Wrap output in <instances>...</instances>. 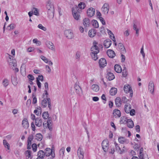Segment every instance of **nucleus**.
Masks as SVG:
<instances>
[{"instance_id":"obj_1","label":"nucleus","mask_w":159,"mask_h":159,"mask_svg":"<svg viewBox=\"0 0 159 159\" xmlns=\"http://www.w3.org/2000/svg\"><path fill=\"white\" fill-rule=\"evenodd\" d=\"M46 8L48 17L49 18L53 17L54 14V7L53 4L50 0L47 1Z\"/></svg>"},{"instance_id":"obj_2","label":"nucleus","mask_w":159,"mask_h":159,"mask_svg":"<svg viewBox=\"0 0 159 159\" xmlns=\"http://www.w3.org/2000/svg\"><path fill=\"white\" fill-rule=\"evenodd\" d=\"M72 11L74 18L75 19L78 20L80 17V13L81 11V10L78 8L77 6H76L75 7L72 8Z\"/></svg>"},{"instance_id":"obj_3","label":"nucleus","mask_w":159,"mask_h":159,"mask_svg":"<svg viewBox=\"0 0 159 159\" xmlns=\"http://www.w3.org/2000/svg\"><path fill=\"white\" fill-rule=\"evenodd\" d=\"M44 154L47 157H48L51 155L52 157H55V155L54 147H52L51 149L50 148H47L45 150Z\"/></svg>"},{"instance_id":"obj_4","label":"nucleus","mask_w":159,"mask_h":159,"mask_svg":"<svg viewBox=\"0 0 159 159\" xmlns=\"http://www.w3.org/2000/svg\"><path fill=\"white\" fill-rule=\"evenodd\" d=\"M124 90L126 93H130L129 96L132 97L133 96V91L131 86L129 84L125 85L124 87Z\"/></svg>"},{"instance_id":"obj_5","label":"nucleus","mask_w":159,"mask_h":159,"mask_svg":"<svg viewBox=\"0 0 159 159\" xmlns=\"http://www.w3.org/2000/svg\"><path fill=\"white\" fill-rule=\"evenodd\" d=\"M98 43L96 42L95 41H94L93 42V45L91 47L90 50L91 52H96L98 50V53L99 52L100 50L99 47L97 46Z\"/></svg>"},{"instance_id":"obj_6","label":"nucleus","mask_w":159,"mask_h":159,"mask_svg":"<svg viewBox=\"0 0 159 159\" xmlns=\"http://www.w3.org/2000/svg\"><path fill=\"white\" fill-rule=\"evenodd\" d=\"M102 145L103 151L106 152L109 149V142L107 140H104L102 142Z\"/></svg>"},{"instance_id":"obj_7","label":"nucleus","mask_w":159,"mask_h":159,"mask_svg":"<svg viewBox=\"0 0 159 159\" xmlns=\"http://www.w3.org/2000/svg\"><path fill=\"white\" fill-rule=\"evenodd\" d=\"M7 61L10 65H12L14 67L16 66V60L14 59H13V57L12 56L9 55Z\"/></svg>"},{"instance_id":"obj_8","label":"nucleus","mask_w":159,"mask_h":159,"mask_svg":"<svg viewBox=\"0 0 159 159\" xmlns=\"http://www.w3.org/2000/svg\"><path fill=\"white\" fill-rule=\"evenodd\" d=\"M77 153L79 159H84V152L82 148L80 146L78 149Z\"/></svg>"},{"instance_id":"obj_9","label":"nucleus","mask_w":159,"mask_h":159,"mask_svg":"<svg viewBox=\"0 0 159 159\" xmlns=\"http://www.w3.org/2000/svg\"><path fill=\"white\" fill-rule=\"evenodd\" d=\"M64 34L66 37L68 39H71L74 37V34L73 32L70 30H65Z\"/></svg>"},{"instance_id":"obj_10","label":"nucleus","mask_w":159,"mask_h":159,"mask_svg":"<svg viewBox=\"0 0 159 159\" xmlns=\"http://www.w3.org/2000/svg\"><path fill=\"white\" fill-rule=\"evenodd\" d=\"M74 88L76 93L79 95L80 96L82 93V90L77 83L75 84Z\"/></svg>"},{"instance_id":"obj_11","label":"nucleus","mask_w":159,"mask_h":159,"mask_svg":"<svg viewBox=\"0 0 159 159\" xmlns=\"http://www.w3.org/2000/svg\"><path fill=\"white\" fill-rule=\"evenodd\" d=\"M34 139V136L33 135H30L29 136L27 139V148L28 149H30L31 148V141Z\"/></svg>"},{"instance_id":"obj_12","label":"nucleus","mask_w":159,"mask_h":159,"mask_svg":"<svg viewBox=\"0 0 159 159\" xmlns=\"http://www.w3.org/2000/svg\"><path fill=\"white\" fill-rule=\"evenodd\" d=\"M102 10L104 14H107L109 10V6L108 4L107 3H105L102 8Z\"/></svg>"},{"instance_id":"obj_13","label":"nucleus","mask_w":159,"mask_h":159,"mask_svg":"<svg viewBox=\"0 0 159 159\" xmlns=\"http://www.w3.org/2000/svg\"><path fill=\"white\" fill-rule=\"evenodd\" d=\"M95 10L92 7L89 8L87 11V14L89 17L93 16L94 14Z\"/></svg>"},{"instance_id":"obj_14","label":"nucleus","mask_w":159,"mask_h":159,"mask_svg":"<svg viewBox=\"0 0 159 159\" xmlns=\"http://www.w3.org/2000/svg\"><path fill=\"white\" fill-rule=\"evenodd\" d=\"M148 90L152 94L154 93V84L152 81H150L148 84Z\"/></svg>"},{"instance_id":"obj_15","label":"nucleus","mask_w":159,"mask_h":159,"mask_svg":"<svg viewBox=\"0 0 159 159\" xmlns=\"http://www.w3.org/2000/svg\"><path fill=\"white\" fill-rule=\"evenodd\" d=\"M99 64L100 67L103 68L107 65L106 61L105 58H102L99 60Z\"/></svg>"},{"instance_id":"obj_16","label":"nucleus","mask_w":159,"mask_h":159,"mask_svg":"<svg viewBox=\"0 0 159 159\" xmlns=\"http://www.w3.org/2000/svg\"><path fill=\"white\" fill-rule=\"evenodd\" d=\"M108 56L110 58H113L115 56V52L112 50L108 49L107 52Z\"/></svg>"},{"instance_id":"obj_17","label":"nucleus","mask_w":159,"mask_h":159,"mask_svg":"<svg viewBox=\"0 0 159 159\" xmlns=\"http://www.w3.org/2000/svg\"><path fill=\"white\" fill-rule=\"evenodd\" d=\"M99 53L98 50L96 52H91L90 53V55L92 59L94 61H96L98 58V54Z\"/></svg>"},{"instance_id":"obj_18","label":"nucleus","mask_w":159,"mask_h":159,"mask_svg":"<svg viewBox=\"0 0 159 159\" xmlns=\"http://www.w3.org/2000/svg\"><path fill=\"white\" fill-rule=\"evenodd\" d=\"M118 47L121 54L124 53L126 52V51L124 46L123 44L121 43H119L118 44Z\"/></svg>"},{"instance_id":"obj_19","label":"nucleus","mask_w":159,"mask_h":159,"mask_svg":"<svg viewBox=\"0 0 159 159\" xmlns=\"http://www.w3.org/2000/svg\"><path fill=\"white\" fill-rule=\"evenodd\" d=\"M35 124L36 126L41 127L42 125V121L41 118L39 117L37 118L35 120Z\"/></svg>"},{"instance_id":"obj_20","label":"nucleus","mask_w":159,"mask_h":159,"mask_svg":"<svg viewBox=\"0 0 159 159\" xmlns=\"http://www.w3.org/2000/svg\"><path fill=\"white\" fill-rule=\"evenodd\" d=\"M111 44V42L109 39L105 40L104 42V45L105 48H108Z\"/></svg>"},{"instance_id":"obj_21","label":"nucleus","mask_w":159,"mask_h":159,"mask_svg":"<svg viewBox=\"0 0 159 159\" xmlns=\"http://www.w3.org/2000/svg\"><path fill=\"white\" fill-rule=\"evenodd\" d=\"M47 46L50 49L52 50L54 49V46L53 43L50 41H47L46 43Z\"/></svg>"},{"instance_id":"obj_22","label":"nucleus","mask_w":159,"mask_h":159,"mask_svg":"<svg viewBox=\"0 0 159 159\" xmlns=\"http://www.w3.org/2000/svg\"><path fill=\"white\" fill-rule=\"evenodd\" d=\"M121 112L118 109H115L113 111V115L114 116H115V117L116 118H117L116 116V115L117 116V118H119L121 116Z\"/></svg>"},{"instance_id":"obj_23","label":"nucleus","mask_w":159,"mask_h":159,"mask_svg":"<svg viewBox=\"0 0 159 159\" xmlns=\"http://www.w3.org/2000/svg\"><path fill=\"white\" fill-rule=\"evenodd\" d=\"M96 33V31L94 29H92L89 32V35L90 37H94Z\"/></svg>"},{"instance_id":"obj_24","label":"nucleus","mask_w":159,"mask_h":159,"mask_svg":"<svg viewBox=\"0 0 159 159\" xmlns=\"http://www.w3.org/2000/svg\"><path fill=\"white\" fill-rule=\"evenodd\" d=\"M115 71L118 73H121L122 71V69L120 65L118 64H116L114 66Z\"/></svg>"},{"instance_id":"obj_25","label":"nucleus","mask_w":159,"mask_h":159,"mask_svg":"<svg viewBox=\"0 0 159 159\" xmlns=\"http://www.w3.org/2000/svg\"><path fill=\"white\" fill-rule=\"evenodd\" d=\"M126 123L127 124V126L129 128H131L133 127L134 124L132 120L128 119Z\"/></svg>"},{"instance_id":"obj_26","label":"nucleus","mask_w":159,"mask_h":159,"mask_svg":"<svg viewBox=\"0 0 159 159\" xmlns=\"http://www.w3.org/2000/svg\"><path fill=\"white\" fill-rule=\"evenodd\" d=\"M122 101L120 98L119 97H117L115 101V103L117 107H119L121 104Z\"/></svg>"},{"instance_id":"obj_27","label":"nucleus","mask_w":159,"mask_h":159,"mask_svg":"<svg viewBox=\"0 0 159 159\" xmlns=\"http://www.w3.org/2000/svg\"><path fill=\"white\" fill-rule=\"evenodd\" d=\"M106 77L109 80H111L114 79L115 76L113 73L109 72L107 74Z\"/></svg>"},{"instance_id":"obj_28","label":"nucleus","mask_w":159,"mask_h":159,"mask_svg":"<svg viewBox=\"0 0 159 159\" xmlns=\"http://www.w3.org/2000/svg\"><path fill=\"white\" fill-rule=\"evenodd\" d=\"M22 125L25 128H27L29 127V123L26 119H24L22 121Z\"/></svg>"},{"instance_id":"obj_29","label":"nucleus","mask_w":159,"mask_h":159,"mask_svg":"<svg viewBox=\"0 0 159 159\" xmlns=\"http://www.w3.org/2000/svg\"><path fill=\"white\" fill-rule=\"evenodd\" d=\"M83 24L85 27L88 26L90 24V20L88 18H85L83 20Z\"/></svg>"},{"instance_id":"obj_30","label":"nucleus","mask_w":159,"mask_h":159,"mask_svg":"<svg viewBox=\"0 0 159 159\" xmlns=\"http://www.w3.org/2000/svg\"><path fill=\"white\" fill-rule=\"evenodd\" d=\"M37 157L43 158L45 156L44 152L43 150H39L38 152Z\"/></svg>"},{"instance_id":"obj_31","label":"nucleus","mask_w":159,"mask_h":159,"mask_svg":"<svg viewBox=\"0 0 159 159\" xmlns=\"http://www.w3.org/2000/svg\"><path fill=\"white\" fill-rule=\"evenodd\" d=\"M117 92V89L114 87H112L110 91V94L112 96L115 95Z\"/></svg>"},{"instance_id":"obj_32","label":"nucleus","mask_w":159,"mask_h":159,"mask_svg":"<svg viewBox=\"0 0 159 159\" xmlns=\"http://www.w3.org/2000/svg\"><path fill=\"white\" fill-rule=\"evenodd\" d=\"M3 144L4 147L8 150H10V146L9 143L7 142V141L5 139H4L3 141Z\"/></svg>"},{"instance_id":"obj_33","label":"nucleus","mask_w":159,"mask_h":159,"mask_svg":"<svg viewBox=\"0 0 159 159\" xmlns=\"http://www.w3.org/2000/svg\"><path fill=\"white\" fill-rule=\"evenodd\" d=\"M11 82L14 86H16L18 84L17 78L16 76H11Z\"/></svg>"},{"instance_id":"obj_34","label":"nucleus","mask_w":159,"mask_h":159,"mask_svg":"<svg viewBox=\"0 0 159 159\" xmlns=\"http://www.w3.org/2000/svg\"><path fill=\"white\" fill-rule=\"evenodd\" d=\"M41 110L40 107H38L37 109L35 110L34 111V113L36 115L40 116L41 113Z\"/></svg>"},{"instance_id":"obj_35","label":"nucleus","mask_w":159,"mask_h":159,"mask_svg":"<svg viewBox=\"0 0 159 159\" xmlns=\"http://www.w3.org/2000/svg\"><path fill=\"white\" fill-rule=\"evenodd\" d=\"M128 119L125 116H122L121 117L120 120V124H125L126 123Z\"/></svg>"},{"instance_id":"obj_36","label":"nucleus","mask_w":159,"mask_h":159,"mask_svg":"<svg viewBox=\"0 0 159 159\" xmlns=\"http://www.w3.org/2000/svg\"><path fill=\"white\" fill-rule=\"evenodd\" d=\"M131 109L130 105H125V106L124 110L127 113H129V111Z\"/></svg>"},{"instance_id":"obj_37","label":"nucleus","mask_w":159,"mask_h":159,"mask_svg":"<svg viewBox=\"0 0 159 159\" xmlns=\"http://www.w3.org/2000/svg\"><path fill=\"white\" fill-rule=\"evenodd\" d=\"M91 88L93 91L96 92H98L99 89V86L96 84L92 85Z\"/></svg>"},{"instance_id":"obj_38","label":"nucleus","mask_w":159,"mask_h":159,"mask_svg":"<svg viewBox=\"0 0 159 159\" xmlns=\"http://www.w3.org/2000/svg\"><path fill=\"white\" fill-rule=\"evenodd\" d=\"M86 6V5L83 2H80L78 4V6H77L78 8L80 10H81L82 9H83Z\"/></svg>"},{"instance_id":"obj_39","label":"nucleus","mask_w":159,"mask_h":159,"mask_svg":"<svg viewBox=\"0 0 159 159\" xmlns=\"http://www.w3.org/2000/svg\"><path fill=\"white\" fill-rule=\"evenodd\" d=\"M2 84L5 87H6L9 84L8 80L7 79H4L2 81Z\"/></svg>"},{"instance_id":"obj_40","label":"nucleus","mask_w":159,"mask_h":159,"mask_svg":"<svg viewBox=\"0 0 159 159\" xmlns=\"http://www.w3.org/2000/svg\"><path fill=\"white\" fill-rule=\"evenodd\" d=\"M92 25L94 28H98L99 27L98 23L96 20H92Z\"/></svg>"},{"instance_id":"obj_41","label":"nucleus","mask_w":159,"mask_h":159,"mask_svg":"<svg viewBox=\"0 0 159 159\" xmlns=\"http://www.w3.org/2000/svg\"><path fill=\"white\" fill-rule=\"evenodd\" d=\"M35 139L38 141H41L43 139V136L40 133H38L36 134Z\"/></svg>"},{"instance_id":"obj_42","label":"nucleus","mask_w":159,"mask_h":159,"mask_svg":"<svg viewBox=\"0 0 159 159\" xmlns=\"http://www.w3.org/2000/svg\"><path fill=\"white\" fill-rule=\"evenodd\" d=\"M42 116L43 118L44 119H48L49 117V114L47 111L43 112L42 114Z\"/></svg>"},{"instance_id":"obj_43","label":"nucleus","mask_w":159,"mask_h":159,"mask_svg":"<svg viewBox=\"0 0 159 159\" xmlns=\"http://www.w3.org/2000/svg\"><path fill=\"white\" fill-rule=\"evenodd\" d=\"M25 154L27 158H29L31 156V152L30 150H27L25 152Z\"/></svg>"},{"instance_id":"obj_44","label":"nucleus","mask_w":159,"mask_h":159,"mask_svg":"<svg viewBox=\"0 0 159 159\" xmlns=\"http://www.w3.org/2000/svg\"><path fill=\"white\" fill-rule=\"evenodd\" d=\"M118 141L121 143L123 144L126 141V139L124 137H120L118 138Z\"/></svg>"},{"instance_id":"obj_45","label":"nucleus","mask_w":159,"mask_h":159,"mask_svg":"<svg viewBox=\"0 0 159 159\" xmlns=\"http://www.w3.org/2000/svg\"><path fill=\"white\" fill-rule=\"evenodd\" d=\"M41 104L43 107H45L47 106V104L46 99L44 98L42 100L41 102Z\"/></svg>"},{"instance_id":"obj_46","label":"nucleus","mask_w":159,"mask_h":159,"mask_svg":"<svg viewBox=\"0 0 159 159\" xmlns=\"http://www.w3.org/2000/svg\"><path fill=\"white\" fill-rule=\"evenodd\" d=\"M122 74L123 76L124 77H126L127 75L128 72L126 68L125 67H124V69L123 70Z\"/></svg>"},{"instance_id":"obj_47","label":"nucleus","mask_w":159,"mask_h":159,"mask_svg":"<svg viewBox=\"0 0 159 159\" xmlns=\"http://www.w3.org/2000/svg\"><path fill=\"white\" fill-rule=\"evenodd\" d=\"M65 151V149L64 147H62L59 151V154L60 156L62 155V157L64 156V153Z\"/></svg>"},{"instance_id":"obj_48","label":"nucleus","mask_w":159,"mask_h":159,"mask_svg":"<svg viewBox=\"0 0 159 159\" xmlns=\"http://www.w3.org/2000/svg\"><path fill=\"white\" fill-rule=\"evenodd\" d=\"M43 126L44 128H47L48 127L50 130L52 129V128L50 127V125H49L47 121H44L43 123Z\"/></svg>"},{"instance_id":"obj_49","label":"nucleus","mask_w":159,"mask_h":159,"mask_svg":"<svg viewBox=\"0 0 159 159\" xmlns=\"http://www.w3.org/2000/svg\"><path fill=\"white\" fill-rule=\"evenodd\" d=\"M40 58L42 60H43L45 63H48V59L46 58L44 56H41Z\"/></svg>"},{"instance_id":"obj_50","label":"nucleus","mask_w":159,"mask_h":159,"mask_svg":"<svg viewBox=\"0 0 159 159\" xmlns=\"http://www.w3.org/2000/svg\"><path fill=\"white\" fill-rule=\"evenodd\" d=\"M115 145L116 147V150L117 151H118L119 152L120 151V153H121L122 151L120 149V148L119 147V146H118V144H117L115 142Z\"/></svg>"},{"instance_id":"obj_51","label":"nucleus","mask_w":159,"mask_h":159,"mask_svg":"<svg viewBox=\"0 0 159 159\" xmlns=\"http://www.w3.org/2000/svg\"><path fill=\"white\" fill-rule=\"evenodd\" d=\"M133 29L136 31V34H137V36H138L139 35V29L137 28V26L135 23L134 24Z\"/></svg>"},{"instance_id":"obj_52","label":"nucleus","mask_w":159,"mask_h":159,"mask_svg":"<svg viewBox=\"0 0 159 159\" xmlns=\"http://www.w3.org/2000/svg\"><path fill=\"white\" fill-rule=\"evenodd\" d=\"M47 101L48 102V108H49L50 110H51V99L50 98H47Z\"/></svg>"},{"instance_id":"obj_53","label":"nucleus","mask_w":159,"mask_h":159,"mask_svg":"<svg viewBox=\"0 0 159 159\" xmlns=\"http://www.w3.org/2000/svg\"><path fill=\"white\" fill-rule=\"evenodd\" d=\"M38 27L44 31H45L47 30L46 28L43 26L41 24H39L38 26Z\"/></svg>"},{"instance_id":"obj_54","label":"nucleus","mask_w":159,"mask_h":159,"mask_svg":"<svg viewBox=\"0 0 159 159\" xmlns=\"http://www.w3.org/2000/svg\"><path fill=\"white\" fill-rule=\"evenodd\" d=\"M32 147L33 151L34 152H35L36 151L37 149V146L36 144L35 143H33L32 145Z\"/></svg>"},{"instance_id":"obj_55","label":"nucleus","mask_w":159,"mask_h":159,"mask_svg":"<svg viewBox=\"0 0 159 159\" xmlns=\"http://www.w3.org/2000/svg\"><path fill=\"white\" fill-rule=\"evenodd\" d=\"M15 25L14 24H11L8 26V27H10V29H8L9 30H10L14 29L15 27Z\"/></svg>"},{"instance_id":"obj_56","label":"nucleus","mask_w":159,"mask_h":159,"mask_svg":"<svg viewBox=\"0 0 159 159\" xmlns=\"http://www.w3.org/2000/svg\"><path fill=\"white\" fill-rule=\"evenodd\" d=\"M33 42L34 43H35L38 45H40L41 44V42L40 41H38L36 39H34L33 40Z\"/></svg>"},{"instance_id":"obj_57","label":"nucleus","mask_w":159,"mask_h":159,"mask_svg":"<svg viewBox=\"0 0 159 159\" xmlns=\"http://www.w3.org/2000/svg\"><path fill=\"white\" fill-rule=\"evenodd\" d=\"M33 9L34 10V11L33 12V13H34V14L36 16H39V13L38 12V9L37 8H33Z\"/></svg>"},{"instance_id":"obj_58","label":"nucleus","mask_w":159,"mask_h":159,"mask_svg":"<svg viewBox=\"0 0 159 159\" xmlns=\"http://www.w3.org/2000/svg\"><path fill=\"white\" fill-rule=\"evenodd\" d=\"M38 79H39V80H40L41 81H43V76L42 75H39L38 76V77L37 78Z\"/></svg>"},{"instance_id":"obj_59","label":"nucleus","mask_w":159,"mask_h":159,"mask_svg":"<svg viewBox=\"0 0 159 159\" xmlns=\"http://www.w3.org/2000/svg\"><path fill=\"white\" fill-rule=\"evenodd\" d=\"M99 19L100 20L101 22H102V24L103 25H105L106 24L105 22L104 19L102 17H99Z\"/></svg>"},{"instance_id":"obj_60","label":"nucleus","mask_w":159,"mask_h":159,"mask_svg":"<svg viewBox=\"0 0 159 159\" xmlns=\"http://www.w3.org/2000/svg\"><path fill=\"white\" fill-rule=\"evenodd\" d=\"M32 96L33 97V104H35L37 102V98L35 96H34L33 93L32 94Z\"/></svg>"},{"instance_id":"obj_61","label":"nucleus","mask_w":159,"mask_h":159,"mask_svg":"<svg viewBox=\"0 0 159 159\" xmlns=\"http://www.w3.org/2000/svg\"><path fill=\"white\" fill-rule=\"evenodd\" d=\"M36 83L38 86L39 88H41V83L39 80V79L36 78Z\"/></svg>"},{"instance_id":"obj_62","label":"nucleus","mask_w":159,"mask_h":159,"mask_svg":"<svg viewBox=\"0 0 159 159\" xmlns=\"http://www.w3.org/2000/svg\"><path fill=\"white\" fill-rule=\"evenodd\" d=\"M129 113L131 116H133L135 114V111L134 109L130 110Z\"/></svg>"},{"instance_id":"obj_63","label":"nucleus","mask_w":159,"mask_h":159,"mask_svg":"<svg viewBox=\"0 0 159 159\" xmlns=\"http://www.w3.org/2000/svg\"><path fill=\"white\" fill-rule=\"evenodd\" d=\"M80 54L79 52H77L76 53V55H75V58L76 59L78 60H79L80 58Z\"/></svg>"},{"instance_id":"obj_64","label":"nucleus","mask_w":159,"mask_h":159,"mask_svg":"<svg viewBox=\"0 0 159 159\" xmlns=\"http://www.w3.org/2000/svg\"><path fill=\"white\" fill-rule=\"evenodd\" d=\"M28 78L31 80H34V77L31 75H29L28 76Z\"/></svg>"}]
</instances>
